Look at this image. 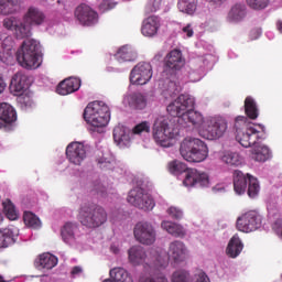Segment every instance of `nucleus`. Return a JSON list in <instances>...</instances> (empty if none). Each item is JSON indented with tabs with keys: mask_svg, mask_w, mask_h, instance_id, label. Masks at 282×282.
Returning <instances> with one entry per match:
<instances>
[{
	"mask_svg": "<svg viewBox=\"0 0 282 282\" xmlns=\"http://www.w3.org/2000/svg\"><path fill=\"white\" fill-rule=\"evenodd\" d=\"M79 221L86 228H100L107 224V210L98 205L85 204L79 209Z\"/></svg>",
	"mask_w": 282,
	"mask_h": 282,
	"instance_id": "obj_10",
	"label": "nucleus"
},
{
	"mask_svg": "<svg viewBox=\"0 0 282 282\" xmlns=\"http://www.w3.org/2000/svg\"><path fill=\"white\" fill-rule=\"evenodd\" d=\"M221 162L228 164L229 166H239L241 165V155L237 152H225L221 156Z\"/></svg>",
	"mask_w": 282,
	"mask_h": 282,
	"instance_id": "obj_38",
	"label": "nucleus"
},
{
	"mask_svg": "<svg viewBox=\"0 0 282 282\" xmlns=\"http://www.w3.org/2000/svg\"><path fill=\"white\" fill-rule=\"evenodd\" d=\"M58 264V258L52 253H42L35 259L34 265L37 270H52Z\"/></svg>",
	"mask_w": 282,
	"mask_h": 282,
	"instance_id": "obj_24",
	"label": "nucleus"
},
{
	"mask_svg": "<svg viewBox=\"0 0 282 282\" xmlns=\"http://www.w3.org/2000/svg\"><path fill=\"white\" fill-rule=\"evenodd\" d=\"M21 1L19 0H0V14L8 17V14H14L19 11Z\"/></svg>",
	"mask_w": 282,
	"mask_h": 282,
	"instance_id": "obj_34",
	"label": "nucleus"
},
{
	"mask_svg": "<svg viewBox=\"0 0 282 282\" xmlns=\"http://www.w3.org/2000/svg\"><path fill=\"white\" fill-rule=\"evenodd\" d=\"M171 282H193V275L187 270L178 269L172 273Z\"/></svg>",
	"mask_w": 282,
	"mask_h": 282,
	"instance_id": "obj_39",
	"label": "nucleus"
},
{
	"mask_svg": "<svg viewBox=\"0 0 282 282\" xmlns=\"http://www.w3.org/2000/svg\"><path fill=\"white\" fill-rule=\"evenodd\" d=\"M70 274L73 278L80 276L83 274V268L82 267H74L70 271Z\"/></svg>",
	"mask_w": 282,
	"mask_h": 282,
	"instance_id": "obj_53",
	"label": "nucleus"
},
{
	"mask_svg": "<svg viewBox=\"0 0 282 282\" xmlns=\"http://www.w3.org/2000/svg\"><path fill=\"white\" fill-rule=\"evenodd\" d=\"M110 250L113 252V254H118L120 252V248H118L116 245H111Z\"/></svg>",
	"mask_w": 282,
	"mask_h": 282,
	"instance_id": "obj_56",
	"label": "nucleus"
},
{
	"mask_svg": "<svg viewBox=\"0 0 282 282\" xmlns=\"http://www.w3.org/2000/svg\"><path fill=\"white\" fill-rule=\"evenodd\" d=\"M184 67V57L182 51L173 50L164 57L163 77L165 76L164 98H175L182 91V83L177 78V72Z\"/></svg>",
	"mask_w": 282,
	"mask_h": 282,
	"instance_id": "obj_5",
	"label": "nucleus"
},
{
	"mask_svg": "<svg viewBox=\"0 0 282 282\" xmlns=\"http://www.w3.org/2000/svg\"><path fill=\"white\" fill-rule=\"evenodd\" d=\"M19 100H20L21 102H24V101H23V98H21V97H20V99H19Z\"/></svg>",
	"mask_w": 282,
	"mask_h": 282,
	"instance_id": "obj_60",
	"label": "nucleus"
},
{
	"mask_svg": "<svg viewBox=\"0 0 282 282\" xmlns=\"http://www.w3.org/2000/svg\"><path fill=\"white\" fill-rule=\"evenodd\" d=\"M61 237L64 243L68 246H77L80 243V230L78 229V224L66 223L61 229Z\"/></svg>",
	"mask_w": 282,
	"mask_h": 282,
	"instance_id": "obj_18",
	"label": "nucleus"
},
{
	"mask_svg": "<svg viewBox=\"0 0 282 282\" xmlns=\"http://www.w3.org/2000/svg\"><path fill=\"white\" fill-rule=\"evenodd\" d=\"M246 3L251 10H265L270 6V0H246Z\"/></svg>",
	"mask_w": 282,
	"mask_h": 282,
	"instance_id": "obj_42",
	"label": "nucleus"
},
{
	"mask_svg": "<svg viewBox=\"0 0 282 282\" xmlns=\"http://www.w3.org/2000/svg\"><path fill=\"white\" fill-rule=\"evenodd\" d=\"M79 89L80 79L69 77L59 83L56 93L59 94V96H68V94H74V91H78Z\"/></svg>",
	"mask_w": 282,
	"mask_h": 282,
	"instance_id": "obj_23",
	"label": "nucleus"
},
{
	"mask_svg": "<svg viewBox=\"0 0 282 282\" xmlns=\"http://www.w3.org/2000/svg\"><path fill=\"white\" fill-rule=\"evenodd\" d=\"M251 39H258L261 36V29H253L250 33Z\"/></svg>",
	"mask_w": 282,
	"mask_h": 282,
	"instance_id": "obj_54",
	"label": "nucleus"
},
{
	"mask_svg": "<svg viewBox=\"0 0 282 282\" xmlns=\"http://www.w3.org/2000/svg\"><path fill=\"white\" fill-rule=\"evenodd\" d=\"M17 239H19V228L0 229V248H8L12 243H17Z\"/></svg>",
	"mask_w": 282,
	"mask_h": 282,
	"instance_id": "obj_25",
	"label": "nucleus"
},
{
	"mask_svg": "<svg viewBox=\"0 0 282 282\" xmlns=\"http://www.w3.org/2000/svg\"><path fill=\"white\" fill-rule=\"evenodd\" d=\"M183 34H186L187 39H191V36H193L194 32H193V28L191 26V24H187L186 26H184L182 29Z\"/></svg>",
	"mask_w": 282,
	"mask_h": 282,
	"instance_id": "obj_52",
	"label": "nucleus"
},
{
	"mask_svg": "<svg viewBox=\"0 0 282 282\" xmlns=\"http://www.w3.org/2000/svg\"><path fill=\"white\" fill-rule=\"evenodd\" d=\"M228 131V121L221 117H209L199 130V135L206 140H219Z\"/></svg>",
	"mask_w": 282,
	"mask_h": 282,
	"instance_id": "obj_11",
	"label": "nucleus"
},
{
	"mask_svg": "<svg viewBox=\"0 0 282 282\" xmlns=\"http://www.w3.org/2000/svg\"><path fill=\"white\" fill-rule=\"evenodd\" d=\"M75 17L82 25H94L98 23V13L87 4H80L75 10Z\"/></svg>",
	"mask_w": 282,
	"mask_h": 282,
	"instance_id": "obj_20",
	"label": "nucleus"
},
{
	"mask_svg": "<svg viewBox=\"0 0 282 282\" xmlns=\"http://www.w3.org/2000/svg\"><path fill=\"white\" fill-rule=\"evenodd\" d=\"M248 175L243 172L236 170L234 172V191L237 195H243L248 188Z\"/></svg>",
	"mask_w": 282,
	"mask_h": 282,
	"instance_id": "obj_27",
	"label": "nucleus"
},
{
	"mask_svg": "<svg viewBox=\"0 0 282 282\" xmlns=\"http://www.w3.org/2000/svg\"><path fill=\"white\" fill-rule=\"evenodd\" d=\"M115 58L118 61V63H129L138 58V53L135 50H133V47L123 45L117 51Z\"/></svg>",
	"mask_w": 282,
	"mask_h": 282,
	"instance_id": "obj_29",
	"label": "nucleus"
},
{
	"mask_svg": "<svg viewBox=\"0 0 282 282\" xmlns=\"http://www.w3.org/2000/svg\"><path fill=\"white\" fill-rule=\"evenodd\" d=\"M169 171L173 175H180V173H185V178L183 185L187 188L199 187L207 188L210 186V178L206 172H200L195 169H188L185 163L181 161H172L169 163Z\"/></svg>",
	"mask_w": 282,
	"mask_h": 282,
	"instance_id": "obj_7",
	"label": "nucleus"
},
{
	"mask_svg": "<svg viewBox=\"0 0 282 282\" xmlns=\"http://www.w3.org/2000/svg\"><path fill=\"white\" fill-rule=\"evenodd\" d=\"M3 210L8 219L11 221H14L19 219V213L17 212V208L14 207V204H12L11 200H6L3 203Z\"/></svg>",
	"mask_w": 282,
	"mask_h": 282,
	"instance_id": "obj_40",
	"label": "nucleus"
},
{
	"mask_svg": "<svg viewBox=\"0 0 282 282\" xmlns=\"http://www.w3.org/2000/svg\"><path fill=\"white\" fill-rule=\"evenodd\" d=\"M128 259L132 265H142L145 272L150 274L142 275L139 282H169V278L160 270H164L169 265L166 252L151 251V256H147V251L142 246H133L128 250Z\"/></svg>",
	"mask_w": 282,
	"mask_h": 282,
	"instance_id": "obj_3",
	"label": "nucleus"
},
{
	"mask_svg": "<svg viewBox=\"0 0 282 282\" xmlns=\"http://www.w3.org/2000/svg\"><path fill=\"white\" fill-rule=\"evenodd\" d=\"M241 250H243V242H241V239H239V236L235 235L227 246V254L231 259H237L239 254H241Z\"/></svg>",
	"mask_w": 282,
	"mask_h": 282,
	"instance_id": "obj_32",
	"label": "nucleus"
},
{
	"mask_svg": "<svg viewBox=\"0 0 282 282\" xmlns=\"http://www.w3.org/2000/svg\"><path fill=\"white\" fill-rule=\"evenodd\" d=\"M133 235L135 241L142 246H153L158 241V230L150 221H139L134 225Z\"/></svg>",
	"mask_w": 282,
	"mask_h": 282,
	"instance_id": "obj_13",
	"label": "nucleus"
},
{
	"mask_svg": "<svg viewBox=\"0 0 282 282\" xmlns=\"http://www.w3.org/2000/svg\"><path fill=\"white\" fill-rule=\"evenodd\" d=\"M193 282H210V278L202 269H197L192 275Z\"/></svg>",
	"mask_w": 282,
	"mask_h": 282,
	"instance_id": "obj_46",
	"label": "nucleus"
},
{
	"mask_svg": "<svg viewBox=\"0 0 282 282\" xmlns=\"http://www.w3.org/2000/svg\"><path fill=\"white\" fill-rule=\"evenodd\" d=\"M93 191L97 193V195H100V197H107V187L101 183H96Z\"/></svg>",
	"mask_w": 282,
	"mask_h": 282,
	"instance_id": "obj_50",
	"label": "nucleus"
},
{
	"mask_svg": "<svg viewBox=\"0 0 282 282\" xmlns=\"http://www.w3.org/2000/svg\"><path fill=\"white\" fill-rule=\"evenodd\" d=\"M131 104L135 109H144L147 107V97L142 94H134L131 96Z\"/></svg>",
	"mask_w": 282,
	"mask_h": 282,
	"instance_id": "obj_43",
	"label": "nucleus"
},
{
	"mask_svg": "<svg viewBox=\"0 0 282 282\" xmlns=\"http://www.w3.org/2000/svg\"><path fill=\"white\" fill-rule=\"evenodd\" d=\"M3 221V213L0 212V224Z\"/></svg>",
	"mask_w": 282,
	"mask_h": 282,
	"instance_id": "obj_58",
	"label": "nucleus"
},
{
	"mask_svg": "<svg viewBox=\"0 0 282 282\" xmlns=\"http://www.w3.org/2000/svg\"><path fill=\"white\" fill-rule=\"evenodd\" d=\"M0 282H6V280H3V276L0 275Z\"/></svg>",
	"mask_w": 282,
	"mask_h": 282,
	"instance_id": "obj_59",
	"label": "nucleus"
},
{
	"mask_svg": "<svg viewBox=\"0 0 282 282\" xmlns=\"http://www.w3.org/2000/svg\"><path fill=\"white\" fill-rule=\"evenodd\" d=\"M113 140L118 147H129V142L131 141L129 129L123 126H117L113 129Z\"/></svg>",
	"mask_w": 282,
	"mask_h": 282,
	"instance_id": "obj_28",
	"label": "nucleus"
},
{
	"mask_svg": "<svg viewBox=\"0 0 282 282\" xmlns=\"http://www.w3.org/2000/svg\"><path fill=\"white\" fill-rule=\"evenodd\" d=\"M161 228L172 235V237H185L186 229L180 224H175L173 221L163 220L161 223Z\"/></svg>",
	"mask_w": 282,
	"mask_h": 282,
	"instance_id": "obj_31",
	"label": "nucleus"
},
{
	"mask_svg": "<svg viewBox=\"0 0 282 282\" xmlns=\"http://www.w3.org/2000/svg\"><path fill=\"white\" fill-rule=\"evenodd\" d=\"M245 113L251 120H257L259 118V107L257 106L254 98L250 96L245 99Z\"/></svg>",
	"mask_w": 282,
	"mask_h": 282,
	"instance_id": "obj_35",
	"label": "nucleus"
},
{
	"mask_svg": "<svg viewBox=\"0 0 282 282\" xmlns=\"http://www.w3.org/2000/svg\"><path fill=\"white\" fill-rule=\"evenodd\" d=\"M28 87V75H25L23 72L15 73L10 84L11 91H14V94H23Z\"/></svg>",
	"mask_w": 282,
	"mask_h": 282,
	"instance_id": "obj_26",
	"label": "nucleus"
},
{
	"mask_svg": "<svg viewBox=\"0 0 282 282\" xmlns=\"http://www.w3.org/2000/svg\"><path fill=\"white\" fill-rule=\"evenodd\" d=\"M167 215H170L172 219H182V217H184V212L178 207L172 206L167 209Z\"/></svg>",
	"mask_w": 282,
	"mask_h": 282,
	"instance_id": "obj_47",
	"label": "nucleus"
},
{
	"mask_svg": "<svg viewBox=\"0 0 282 282\" xmlns=\"http://www.w3.org/2000/svg\"><path fill=\"white\" fill-rule=\"evenodd\" d=\"M149 131H151V124H149L147 121L137 124L132 130L134 135H145V133H149Z\"/></svg>",
	"mask_w": 282,
	"mask_h": 282,
	"instance_id": "obj_45",
	"label": "nucleus"
},
{
	"mask_svg": "<svg viewBox=\"0 0 282 282\" xmlns=\"http://www.w3.org/2000/svg\"><path fill=\"white\" fill-rule=\"evenodd\" d=\"M88 151V144H84L83 142H72L66 148V158L70 164L80 166L83 162H85Z\"/></svg>",
	"mask_w": 282,
	"mask_h": 282,
	"instance_id": "obj_16",
	"label": "nucleus"
},
{
	"mask_svg": "<svg viewBox=\"0 0 282 282\" xmlns=\"http://www.w3.org/2000/svg\"><path fill=\"white\" fill-rule=\"evenodd\" d=\"M206 3H208V6H210V8H221L224 6V3H226L227 0H205Z\"/></svg>",
	"mask_w": 282,
	"mask_h": 282,
	"instance_id": "obj_51",
	"label": "nucleus"
},
{
	"mask_svg": "<svg viewBox=\"0 0 282 282\" xmlns=\"http://www.w3.org/2000/svg\"><path fill=\"white\" fill-rule=\"evenodd\" d=\"M151 78H153V66L150 63H139L130 73V83L132 85H147Z\"/></svg>",
	"mask_w": 282,
	"mask_h": 282,
	"instance_id": "obj_15",
	"label": "nucleus"
},
{
	"mask_svg": "<svg viewBox=\"0 0 282 282\" xmlns=\"http://www.w3.org/2000/svg\"><path fill=\"white\" fill-rule=\"evenodd\" d=\"M263 226V216L257 210H249L237 218L236 228L240 232H254Z\"/></svg>",
	"mask_w": 282,
	"mask_h": 282,
	"instance_id": "obj_12",
	"label": "nucleus"
},
{
	"mask_svg": "<svg viewBox=\"0 0 282 282\" xmlns=\"http://www.w3.org/2000/svg\"><path fill=\"white\" fill-rule=\"evenodd\" d=\"M246 17H248V7L246 6V3L236 2L230 7L226 15V21L227 23L237 25L238 23H242V21H246Z\"/></svg>",
	"mask_w": 282,
	"mask_h": 282,
	"instance_id": "obj_19",
	"label": "nucleus"
},
{
	"mask_svg": "<svg viewBox=\"0 0 282 282\" xmlns=\"http://www.w3.org/2000/svg\"><path fill=\"white\" fill-rule=\"evenodd\" d=\"M43 23H45V13L36 7H29L22 19L12 15L2 21L3 28L14 32L17 39H30L32 28H40Z\"/></svg>",
	"mask_w": 282,
	"mask_h": 282,
	"instance_id": "obj_4",
	"label": "nucleus"
},
{
	"mask_svg": "<svg viewBox=\"0 0 282 282\" xmlns=\"http://www.w3.org/2000/svg\"><path fill=\"white\" fill-rule=\"evenodd\" d=\"M193 107H195V97L181 95L166 107L170 116L177 117V124H174L164 116L155 118L152 127V138L159 147L164 149L173 147V141L180 137V127L181 129H188L192 126L202 129L204 115L193 110Z\"/></svg>",
	"mask_w": 282,
	"mask_h": 282,
	"instance_id": "obj_1",
	"label": "nucleus"
},
{
	"mask_svg": "<svg viewBox=\"0 0 282 282\" xmlns=\"http://www.w3.org/2000/svg\"><path fill=\"white\" fill-rule=\"evenodd\" d=\"M210 58L212 56L208 55L206 57H199L196 59L198 68H194L189 74V77L194 83H197V80H202V77L204 76V69L207 67L208 63L210 62Z\"/></svg>",
	"mask_w": 282,
	"mask_h": 282,
	"instance_id": "obj_30",
	"label": "nucleus"
},
{
	"mask_svg": "<svg viewBox=\"0 0 282 282\" xmlns=\"http://www.w3.org/2000/svg\"><path fill=\"white\" fill-rule=\"evenodd\" d=\"M180 153L186 162L197 164L208 158V145L193 137H186L180 145Z\"/></svg>",
	"mask_w": 282,
	"mask_h": 282,
	"instance_id": "obj_8",
	"label": "nucleus"
},
{
	"mask_svg": "<svg viewBox=\"0 0 282 282\" xmlns=\"http://www.w3.org/2000/svg\"><path fill=\"white\" fill-rule=\"evenodd\" d=\"M110 118L109 106L105 101H93L84 110V119L94 133H105V126L109 124Z\"/></svg>",
	"mask_w": 282,
	"mask_h": 282,
	"instance_id": "obj_6",
	"label": "nucleus"
},
{
	"mask_svg": "<svg viewBox=\"0 0 282 282\" xmlns=\"http://www.w3.org/2000/svg\"><path fill=\"white\" fill-rule=\"evenodd\" d=\"M0 120L7 122L8 124L17 121V111L12 106H10V104H0Z\"/></svg>",
	"mask_w": 282,
	"mask_h": 282,
	"instance_id": "obj_33",
	"label": "nucleus"
},
{
	"mask_svg": "<svg viewBox=\"0 0 282 282\" xmlns=\"http://www.w3.org/2000/svg\"><path fill=\"white\" fill-rule=\"evenodd\" d=\"M276 30H278V32H280V34H282V21L281 20L276 21Z\"/></svg>",
	"mask_w": 282,
	"mask_h": 282,
	"instance_id": "obj_57",
	"label": "nucleus"
},
{
	"mask_svg": "<svg viewBox=\"0 0 282 282\" xmlns=\"http://www.w3.org/2000/svg\"><path fill=\"white\" fill-rule=\"evenodd\" d=\"M116 8V2H112L111 0H104L99 4L100 12H107V10H113Z\"/></svg>",
	"mask_w": 282,
	"mask_h": 282,
	"instance_id": "obj_49",
	"label": "nucleus"
},
{
	"mask_svg": "<svg viewBox=\"0 0 282 282\" xmlns=\"http://www.w3.org/2000/svg\"><path fill=\"white\" fill-rule=\"evenodd\" d=\"M6 91V82L3 80V77L0 75V94H3Z\"/></svg>",
	"mask_w": 282,
	"mask_h": 282,
	"instance_id": "obj_55",
	"label": "nucleus"
},
{
	"mask_svg": "<svg viewBox=\"0 0 282 282\" xmlns=\"http://www.w3.org/2000/svg\"><path fill=\"white\" fill-rule=\"evenodd\" d=\"M41 44L36 40H26L17 52V61L24 69H36L40 67L39 51Z\"/></svg>",
	"mask_w": 282,
	"mask_h": 282,
	"instance_id": "obj_9",
	"label": "nucleus"
},
{
	"mask_svg": "<svg viewBox=\"0 0 282 282\" xmlns=\"http://www.w3.org/2000/svg\"><path fill=\"white\" fill-rule=\"evenodd\" d=\"M261 191V185H259V180L252 175H248V195L251 199L259 197Z\"/></svg>",
	"mask_w": 282,
	"mask_h": 282,
	"instance_id": "obj_36",
	"label": "nucleus"
},
{
	"mask_svg": "<svg viewBox=\"0 0 282 282\" xmlns=\"http://www.w3.org/2000/svg\"><path fill=\"white\" fill-rule=\"evenodd\" d=\"M160 28H162V20L158 15H151L148 19L143 20L141 26V33L143 36H148L149 39H153V36H158V32H160Z\"/></svg>",
	"mask_w": 282,
	"mask_h": 282,
	"instance_id": "obj_22",
	"label": "nucleus"
},
{
	"mask_svg": "<svg viewBox=\"0 0 282 282\" xmlns=\"http://www.w3.org/2000/svg\"><path fill=\"white\" fill-rule=\"evenodd\" d=\"M261 131L257 130L254 126L248 124V117L238 116L235 121L236 129V140L245 149L253 147L251 150V159L254 162H268L272 158V152L270 148L264 144L259 143L260 140H263L265 133V126L258 124Z\"/></svg>",
	"mask_w": 282,
	"mask_h": 282,
	"instance_id": "obj_2",
	"label": "nucleus"
},
{
	"mask_svg": "<svg viewBox=\"0 0 282 282\" xmlns=\"http://www.w3.org/2000/svg\"><path fill=\"white\" fill-rule=\"evenodd\" d=\"M14 56V37L6 33L0 34V61L10 63Z\"/></svg>",
	"mask_w": 282,
	"mask_h": 282,
	"instance_id": "obj_17",
	"label": "nucleus"
},
{
	"mask_svg": "<svg viewBox=\"0 0 282 282\" xmlns=\"http://www.w3.org/2000/svg\"><path fill=\"white\" fill-rule=\"evenodd\" d=\"M188 254V249H186V245L180 240L172 241L169 246L166 258L172 259L175 263H182V261H186V256Z\"/></svg>",
	"mask_w": 282,
	"mask_h": 282,
	"instance_id": "obj_21",
	"label": "nucleus"
},
{
	"mask_svg": "<svg viewBox=\"0 0 282 282\" xmlns=\"http://www.w3.org/2000/svg\"><path fill=\"white\" fill-rule=\"evenodd\" d=\"M100 169L111 170L113 169V156L106 154L97 160Z\"/></svg>",
	"mask_w": 282,
	"mask_h": 282,
	"instance_id": "obj_44",
	"label": "nucleus"
},
{
	"mask_svg": "<svg viewBox=\"0 0 282 282\" xmlns=\"http://www.w3.org/2000/svg\"><path fill=\"white\" fill-rule=\"evenodd\" d=\"M128 202L135 208H140V210H153L155 207V202L151 194L141 187H135L129 192Z\"/></svg>",
	"mask_w": 282,
	"mask_h": 282,
	"instance_id": "obj_14",
	"label": "nucleus"
},
{
	"mask_svg": "<svg viewBox=\"0 0 282 282\" xmlns=\"http://www.w3.org/2000/svg\"><path fill=\"white\" fill-rule=\"evenodd\" d=\"M177 7L180 12L195 14V10H197V0H178Z\"/></svg>",
	"mask_w": 282,
	"mask_h": 282,
	"instance_id": "obj_37",
	"label": "nucleus"
},
{
	"mask_svg": "<svg viewBox=\"0 0 282 282\" xmlns=\"http://www.w3.org/2000/svg\"><path fill=\"white\" fill-rule=\"evenodd\" d=\"M162 6V0H150L147 4L148 12H158Z\"/></svg>",
	"mask_w": 282,
	"mask_h": 282,
	"instance_id": "obj_48",
	"label": "nucleus"
},
{
	"mask_svg": "<svg viewBox=\"0 0 282 282\" xmlns=\"http://www.w3.org/2000/svg\"><path fill=\"white\" fill-rule=\"evenodd\" d=\"M25 226L29 228H41V219L31 212H24L23 215Z\"/></svg>",
	"mask_w": 282,
	"mask_h": 282,
	"instance_id": "obj_41",
	"label": "nucleus"
}]
</instances>
